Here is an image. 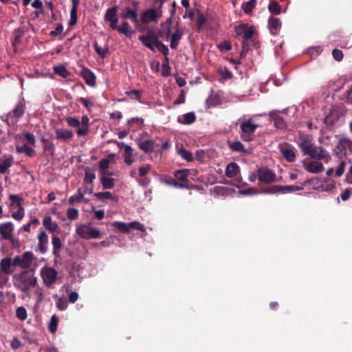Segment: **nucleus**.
<instances>
[{"label":"nucleus","instance_id":"nucleus-60","mask_svg":"<svg viewBox=\"0 0 352 352\" xmlns=\"http://www.w3.org/2000/svg\"><path fill=\"white\" fill-rule=\"evenodd\" d=\"M165 183L169 186H173L175 188H186V185L183 183H179L178 181L172 179V180H166Z\"/></svg>","mask_w":352,"mask_h":352},{"label":"nucleus","instance_id":"nucleus-26","mask_svg":"<svg viewBox=\"0 0 352 352\" xmlns=\"http://www.w3.org/2000/svg\"><path fill=\"white\" fill-rule=\"evenodd\" d=\"M43 223L45 228L52 232L56 231L58 228V224L55 221H52V217L50 216L44 217Z\"/></svg>","mask_w":352,"mask_h":352},{"label":"nucleus","instance_id":"nucleus-46","mask_svg":"<svg viewBox=\"0 0 352 352\" xmlns=\"http://www.w3.org/2000/svg\"><path fill=\"white\" fill-rule=\"evenodd\" d=\"M113 226L122 232H127L129 230V226L124 222L114 221Z\"/></svg>","mask_w":352,"mask_h":352},{"label":"nucleus","instance_id":"nucleus-33","mask_svg":"<svg viewBox=\"0 0 352 352\" xmlns=\"http://www.w3.org/2000/svg\"><path fill=\"white\" fill-rule=\"evenodd\" d=\"M54 72L56 74L63 78H67L69 76V71L64 65H62L54 67Z\"/></svg>","mask_w":352,"mask_h":352},{"label":"nucleus","instance_id":"nucleus-7","mask_svg":"<svg viewBox=\"0 0 352 352\" xmlns=\"http://www.w3.org/2000/svg\"><path fill=\"white\" fill-rule=\"evenodd\" d=\"M299 142L298 146L304 155H307V153L313 147V136L300 132L298 134Z\"/></svg>","mask_w":352,"mask_h":352},{"label":"nucleus","instance_id":"nucleus-27","mask_svg":"<svg viewBox=\"0 0 352 352\" xmlns=\"http://www.w3.org/2000/svg\"><path fill=\"white\" fill-rule=\"evenodd\" d=\"M52 245H53V254L56 257H59L60 254V250L62 248L63 244L60 239L54 236L52 237Z\"/></svg>","mask_w":352,"mask_h":352},{"label":"nucleus","instance_id":"nucleus-51","mask_svg":"<svg viewBox=\"0 0 352 352\" xmlns=\"http://www.w3.org/2000/svg\"><path fill=\"white\" fill-rule=\"evenodd\" d=\"M269 116H270V117H271L272 118H273L274 120L276 126H277L280 128H283L285 126V124H284V122H283V120L282 119V118L277 116L276 114V113L270 112L269 113Z\"/></svg>","mask_w":352,"mask_h":352},{"label":"nucleus","instance_id":"nucleus-25","mask_svg":"<svg viewBox=\"0 0 352 352\" xmlns=\"http://www.w3.org/2000/svg\"><path fill=\"white\" fill-rule=\"evenodd\" d=\"M73 135V133L67 129H60L56 131V138L58 140L68 141L72 139Z\"/></svg>","mask_w":352,"mask_h":352},{"label":"nucleus","instance_id":"nucleus-2","mask_svg":"<svg viewBox=\"0 0 352 352\" xmlns=\"http://www.w3.org/2000/svg\"><path fill=\"white\" fill-rule=\"evenodd\" d=\"M76 234L82 239H91L101 237L98 229L91 227L90 223L81 224L76 228Z\"/></svg>","mask_w":352,"mask_h":352},{"label":"nucleus","instance_id":"nucleus-44","mask_svg":"<svg viewBox=\"0 0 352 352\" xmlns=\"http://www.w3.org/2000/svg\"><path fill=\"white\" fill-rule=\"evenodd\" d=\"M94 196L100 200H104L105 199L114 200L116 199V197L108 191L95 193Z\"/></svg>","mask_w":352,"mask_h":352},{"label":"nucleus","instance_id":"nucleus-31","mask_svg":"<svg viewBox=\"0 0 352 352\" xmlns=\"http://www.w3.org/2000/svg\"><path fill=\"white\" fill-rule=\"evenodd\" d=\"M339 119V114L336 111H331L325 118L327 124L334 125Z\"/></svg>","mask_w":352,"mask_h":352},{"label":"nucleus","instance_id":"nucleus-40","mask_svg":"<svg viewBox=\"0 0 352 352\" xmlns=\"http://www.w3.org/2000/svg\"><path fill=\"white\" fill-rule=\"evenodd\" d=\"M269 11L274 14H279L281 12V8L276 1H272L268 6Z\"/></svg>","mask_w":352,"mask_h":352},{"label":"nucleus","instance_id":"nucleus-17","mask_svg":"<svg viewBox=\"0 0 352 352\" xmlns=\"http://www.w3.org/2000/svg\"><path fill=\"white\" fill-rule=\"evenodd\" d=\"M188 175L189 170L188 169H182L174 172V176L176 177L177 180L179 183H183L186 185V188H185L186 189L190 188L188 180Z\"/></svg>","mask_w":352,"mask_h":352},{"label":"nucleus","instance_id":"nucleus-45","mask_svg":"<svg viewBox=\"0 0 352 352\" xmlns=\"http://www.w3.org/2000/svg\"><path fill=\"white\" fill-rule=\"evenodd\" d=\"M16 316L20 320H25L28 317L26 309L24 307H19L16 309Z\"/></svg>","mask_w":352,"mask_h":352},{"label":"nucleus","instance_id":"nucleus-41","mask_svg":"<svg viewBox=\"0 0 352 352\" xmlns=\"http://www.w3.org/2000/svg\"><path fill=\"white\" fill-rule=\"evenodd\" d=\"M84 195L85 193L82 192L80 189H78L76 195L69 197V203L70 204H73L75 202H80L82 201H85Z\"/></svg>","mask_w":352,"mask_h":352},{"label":"nucleus","instance_id":"nucleus-5","mask_svg":"<svg viewBox=\"0 0 352 352\" xmlns=\"http://www.w3.org/2000/svg\"><path fill=\"white\" fill-rule=\"evenodd\" d=\"M165 25L167 26L166 34L167 36H170V47L171 49H176L179 45V41L182 39V36L184 34V29L182 28H177L175 31L171 34L170 31V25H171V19H167L165 23Z\"/></svg>","mask_w":352,"mask_h":352},{"label":"nucleus","instance_id":"nucleus-12","mask_svg":"<svg viewBox=\"0 0 352 352\" xmlns=\"http://www.w3.org/2000/svg\"><path fill=\"white\" fill-rule=\"evenodd\" d=\"M280 152L288 162H294L296 159V154L291 145L287 143L280 144L278 146Z\"/></svg>","mask_w":352,"mask_h":352},{"label":"nucleus","instance_id":"nucleus-10","mask_svg":"<svg viewBox=\"0 0 352 352\" xmlns=\"http://www.w3.org/2000/svg\"><path fill=\"white\" fill-rule=\"evenodd\" d=\"M347 151H352V140L347 138H342L336 146L335 153L337 156L341 157L346 154Z\"/></svg>","mask_w":352,"mask_h":352},{"label":"nucleus","instance_id":"nucleus-32","mask_svg":"<svg viewBox=\"0 0 352 352\" xmlns=\"http://www.w3.org/2000/svg\"><path fill=\"white\" fill-rule=\"evenodd\" d=\"M118 31L126 36H131L133 34V31L131 30L129 23L126 21L123 22V23L119 26Z\"/></svg>","mask_w":352,"mask_h":352},{"label":"nucleus","instance_id":"nucleus-22","mask_svg":"<svg viewBox=\"0 0 352 352\" xmlns=\"http://www.w3.org/2000/svg\"><path fill=\"white\" fill-rule=\"evenodd\" d=\"M158 16L157 15L156 11L154 9H149L145 11L141 16V21L147 23L151 21H157Z\"/></svg>","mask_w":352,"mask_h":352},{"label":"nucleus","instance_id":"nucleus-13","mask_svg":"<svg viewBox=\"0 0 352 352\" xmlns=\"http://www.w3.org/2000/svg\"><path fill=\"white\" fill-rule=\"evenodd\" d=\"M254 33V28L249 27L245 24H241L236 28V34L238 36H243L245 39L252 38Z\"/></svg>","mask_w":352,"mask_h":352},{"label":"nucleus","instance_id":"nucleus-30","mask_svg":"<svg viewBox=\"0 0 352 352\" xmlns=\"http://www.w3.org/2000/svg\"><path fill=\"white\" fill-rule=\"evenodd\" d=\"M133 155V148L131 146H125V150L124 151V162L128 166H130L134 162Z\"/></svg>","mask_w":352,"mask_h":352},{"label":"nucleus","instance_id":"nucleus-63","mask_svg":"<svg viewBox=\"0 0 352 352\" xmlns=\"http://www.w3.org/2000/svg\"><path fill=\"white\" fill-rule=\"evenodd\" d=\"M218 48L221 51H228L232 48V45L229 41H225L218 45Z\"/></svg>","mask_w":352,"mask_h":352},{"label":"nucleus","instance_id":"nucleus-29","mask_svg":"<svg viewBox=\"0 0 352 352\" xmlns=\"http://www.w3.org/2000/svg\"><path fill=\"white\" fill-rule=\"evenodd\" d=\"M103 189H111L115 186V179L112 177H107L104 175L100 179Z\"/></svg>","mask_w":352,"mask_h":352},{"label":"nucleus","instance_id":"nucleus-28","mask_svg":"<svg viewBox=\"0 0 352 352\" xmlns=\"http://www.w3.org/2000/svg\"><path fill=\"white\" fill-rule=\"evenodd\" d=\"M139 147L145 153H151L154 150V142L152 140H147L139 143Z\"/></svg>","mask_w":352,"mask_h":352},{"label":"nucleus","instance_id":"nucleus-24","mask_svg":"<svg viewBox=\"0 0 352 352\" xmlns=\"http://www.w3.org/2000/svg\"><path fill=\"white\" fill-rule=\"evenodd\" d=\"M240 172V168L236 163L232 162L227 165L226 168V175L228 177H234Z\"/></svg>","mask_w":352,"mask_h":352},{"label":"nucleus","instance_id":"nucleus-23","mask_svg":"<svg viewBox=\"0 0 352 352\" xmlns=\"http://www.w3.org/2000/svg\"><path fill=\"white\" fill-rule=\"evenodd\" d=\"M120 17L122 19H131L132 21L138 24L139 20L138 19V14L135 10L131 9L130 8H126L120 14Z\"/></svg>","mask_w":352,"mask_h":352},{"label":"nucleus","instance_id":"nucleus-49","mask_svg":"<svg viewBox=\"0 0 352 352\" xmlns=\"http://www.w3.org/2000/svg\"><path fill=\"white\" fill-rule=\"evenodd\" d=\"M230 148L233 151H243L244 146L243 144L239 141H234L229 143Z\"/></svg>","mask_w":352,"mask_h":352},{"label":"nucleus","instance_id":"nucleus-58","mask_svg":"<svg viewBox=\"0 0 352 352\" xmlns=\"http://www.w3.org/2000/svg\"><path fill=\"white\" fill-rule=\"evenodd\" d=\"M264 193L267 194H276L279 192H282V186H273L270 188H267L265 191Z\"/></svg>","mask_w":352,"mask_h":352},{"label":"nucleus","instance_id":"nucleus-54","mask_svg":"<svg viewBox=\"0 0 352 352\" xmlns=\"http://www.w3.org/2000/svg\"><path fill=\"white\" fill-rule=\"evenodd\" d=\"M58 322V318L56 315L52 316L49 324V330L50 332L54 333L56 331Z\"/></svg>","mask_w":352,"mask_h":352},{"label":"nucleus","instance_id":"nucleus-1","mask_svg":"<svg viewBox=\"0 0 352 352\" xmlns=\"http://www.w3.org/2000/svg\"><path fill=\"white\" fill-rule=\"evenodd\" d=\"M36 278L31 273L24 271L13 275V285L21 292H28L36 285Z\"/></svg>","mask_w":352,"mask_h":352},{"label":"nucleus","instance_id":"nucleus-20","mask_svg":"<svg viewBox=\"0 0 352 352\" xmlns=\"http://www.w3.org/2000/svg\"><path fill=\"white\" fill-rule=\"evenodd\" d=\"M268 28L272 34L276 35L281 28V22L278 18L270 17Z\"/></svg>","mask_w":352,"mask_h":352},{"label":"nucleus","instance_id":"nucleus-39","mask_svg":"<svg viewBox=\"0 0 352 352\" xmlns=\"http://www.w3.org/2000/svg\"><path fill=\"white\" fill-rule=\"evenodd\" d=\"M95 179V173L90 168H87L85 169L84 182L87 184H91Z\"/></svg>","mask_w":352,"mask_h":352},{"label":"nucleus","instance_id":"nucleus-55","mask_svg":"<svg viewBox=\"0 0 352 352\" xmlns=\"http://www.w3.org/2000/svg\"><path fill=\"white\" fill-rule=\"evenodd\" d=\"M67 217L69 220H75L78 217V210L76 208H70L67 210Z\"/></svg>","mask_w":352,"mask_h":352},{"label":"nucleus","instance_id":"nucleus-61","mask_svg":"<svg viewBox=\"0 0 352 352\" xmlns=\"http://www.w3.org/2000/svg\"><path fill=\"white\" fill-rule=\"evenodd\" d=\"M8 274L0 270V287H3L9 280Z\"/></svg>","mask_w":352,"mask_h":352},{"label":"nucleus","instance_id":"nucleus-56","mask_svg":"<svg viewBox=\"0 0 352 352\" xmlns=\"http://www.w3.org/2000/svg\"><path fill=\"white\" fill-rule=\"evenodd\" d=\"M18 210L15 212H14L12 214V217L16 219V220H21L23 218L25 212H24V208L22 206H19Z\"/></svg>","mask_w":352,"mask_h":352},{"label":"nucleus","instance_id":"nucleus-47","mask_svg":"<svg viewBox=\"0 0 352 352\" xmlns=\"http://www.w3.org/2000/svg\"><path fill=\"white\" fill-rule=\"evenodd\" d=\"M303 190V187L298 186H282V193H289Z\"/></svg>","mask_w":352,"mask_h":352},{"label":"nucleus","instance_id":"nucleus-42","mask_svg":"<svg viewBox=\"0 0 352 352\" xmlns=\"http://www.w3.org/2000/svg\"><path fill=\"white\" fill-rule=\"evenodd\" d=\"M16 150L17 153H25L28 156H32L34 153V150L31 147L27 146L26 144L16 146Z\"/></svg>","mask_w":352,"mask_h":352},{"label":"nucleus","instance_id":"nucleus-64","mask_svg":"<svg viewBox=\"0 0 352 352\" xmlns=\"http://www.w3.org/2000/svg\"><path fill=\"white\" fill-rule=\"evenodd\" d=\"M129 229L132 228V229H135V230H140V231H144V229H145L144 226L142 223H140V222H138V221H132L130 223H129Z\"/></svg>","mask_w":352,"mask_h":352},{"label":"nucleus","instance_id":"nucleus-14","mask_svg":"<svg viewBox=\"0 0 352 352\" xmlns=\"http://www.w3.org/2000/svg\"><path fill=\"white\" fill-rule=\"evenodd\" d=\"M14 225L12 222L0 224V235L3 239H8L13 236Z\"/></svg>","mask_w":352,"mask_h":352},{"label":"nucleus","instance_id":"nucleus-21","mask_svg":"<svg viewBox=\"0 0 352 352\" xmlns=\"http://www.w3.org/2000/svg\"><path fill=\"white\" fill-rule=\"evenodd\" d=\"M323 165L318 161H312L308 164H305V169L312 173H318L322 171Z\"/></svg>","mask_w":352,"mask_h":352},{"label":"nucleus","instance_id":"nucleus-8","mask_svg":"<svg viewBox=\"0 0 352 352\" xmlns=\"http://www.w3.org/2000/svg\"><path fill=\"white\" fill-rule=\"evenodd\" d=\"M41 275L44 284L49 287L56 282L58 272L52 267H45L41 270Z\"/></svg>","mask_w":352,"mask_h":352},{"label":"nucleus","instance_id":"nucleus-53","mask_svg":"<svg viewBox=\"0 0 352 352\" xmlns=\"http://www.w3.org/2000/svg\"><path fill=\"white\" fill-rule=\"evenodd\" d=\"M65 120L67 124L71 127L80 128V120L74 117H67Z\"/></svg>","mask_w":352,"mask_h":352},{"label":"nucleus","instance_id":"nucleus-36","mask_svg":"<svg viewBox=\"0 0 352 352\" xmlns=\"http://www.w3.org/2000/svg\"><path fill=\"white\" fill-rule=\"evenodd\" d=\"M195 119H196L195 114L193 112H190V113H185L183 116V120H180L179 119L178 121L182 124H190L195 121Z\"/></svg>","mask_w":352,"mask_h":352},{"label":"nucleus","instance_id":"nucleus-57","mask_svg":"<svg viewBox=\"0 0 352 352\" xmlns=\"http://www.w3.org/2000/svg\"><path fill=\"white\" fill-rule=\"evenodd\" d=\"M68 303L66 300L58 298L56 302V307L60 311H64L67 308Z\"/></svg>","mask_w":352,"mask_h":352},{"label":"nucleus","instance_id":"nucleus-4","mask_svg":"<svg viewBox=\"0 0 352 352\" xmlns=\"http://www.w3.org/2000/svg\"><path fill=\"white\" fill-rule=\"evenodd\" d=\"M258 125L252 122V119H248L241 123V137L246 142L252 140V134L255 132Z\"/></svg>","mask_w":352,"mask_h":352},{"label":"nucleus","instance_id":"nucleus-6","mask_svg":"<svg viewBox=\"0 0 352 352\" xmlns=\"http://www.w3.org/2000/svg\"><path fill=\"white\" fill-rule=\"evenodd\" d=\"M258 182L260 184H270L276 181V173L267 167L257 169Z\"/></svg>","mask_w":352,"mask_h":352},{"label":"nucleus","instance_id":"nucleus-48","mask_svg":"<svg viewBox=\"0 0 352 352\" xmlns=\"http://www.w3.org/2000/svg\"><path fill=\"white\" fill-rule=\"evenodd\" d=\"M179 153L180 156L186 161L191 162L194 160L192 153L184 148L180 149Z\"/></svg>","mask_w":352,"mask_h":352},{"label":"nucleus","instance_id":"nucleus-16","mask_svg":"<svg viewBox=\"0 0 352 352\" xmlns=\"http://www.w3.org/2000/svg\"><path fill=\"white\" fill-rule=\"evenodd\" d=\"M14 266V262L11 258L6 257L1 260L0 270L3 272H6L8 274H12L14 272L12 267Z\"/></svg>","mask_w":352,"mask_h":352},{"label":"nucleus","instance_id":"nucleus-9","mask_svg":"<svg viewBox=\"0 0 352 352\" xmlns=\"http://www.w3.org/2000/svg\"><path fill=\"white\" fill-rule=\"evenodd\" d=\"M33 258L34 256L31 252H25L22 256H16L12 260L14 266L26 269L31 265Z\"/></svg>","mask_w":352,"mask_h":352},{"label":"nucleus","instance_id":"nucleus-19","mask_svg":"<svg viewBox=\"0 0 352 352\" xmlns=\"http://www.w3.org/2000/svg\"><path fill=\"white\" fill-rule=\"evenodd\" d=\"M38 250L42 253L44 254L47 252V243H48V236L45 233V231L40 232L38 236Z\"/></svg>","mask_w":352,"mask_h":352},{"label":"nucleus","instance_id":"nucleus-43","mask_svg":"<svg viewBox=\"0 0 352 352\" xmlns=\"http://www.w3.org/2000/svg\"><path fill=\"white\" fill-rule=\"evenodd\" d=\"M256 3V0H250L249 1L243 4V10L246 14H250L252 10L255 8Z\"/></svg>","mask_w":352,"mask_h":352},{"label":"nucleus","instance_id":"nucleus-38","mask_svg":"<svg viewBox=\"0 0 352 352\" xmlns=\"http://www.w3.org/2000/svg\"><path fill=\"white\" fill-rule=\"evenodd\" d=\"M94 47L97 54L102 58L106 57L109 53V48L107 47H104L103 48L100 47L97 42H94Z\"/></svg>","mask_w":352,"mask_h":352},{"label":"nucleus","instance_id":"nucleus-62","mask_svg":"<svg viewBox=\"0 0 352 352\" xmlns=\"http://www.w3.org/2000/svg\"><path fill=\"white\" fill-rule=\"evenodd\" d=\"M155 48L162 52L164 55H167L168 54V48L160 41L155 45Z\"/></svg>","mask_w":352,"mask_h":352},{"label":"nucleus","instance_id":"nucleus-52","mask_svg":"<svg viewBox=\"0 0 352 352\" xmlns=\"http://www.w3.org/2000/svg\"><path fill=\"white\" fill-rule=\"evenodd\" d=\"M117 13V8L116 7H111L109 8L105 14V19L107 21H110L116 17Z\"/></svg>","mask_w":352,"mask_h":352},{"label":"nucleus","instance_id":"nucleus-15","mask_svg":"<svg viewBox=\"0 0 352 352\" xmlns=\"http://www.w3.org/2000/svg\"><path fill=\"white\" fill-rule=\"evenodd\" d=\"M81 76L85 80L87 85L91 87L96 85V76L87 68H83L80 72Z\"/></svg>","mask_w":352,"mask_h":352},{"label":"nucleus","instance_id":"nucleus-35","mask_svg":"<svg viewBox=\"0 0 352 352\" xmlns=\"http://www.w3.org/2000/svg\"><path fill=\"white\" fill-rule=\"evenodd\" d=\"M24 34V30L23 28H19L14 30L13 36L14 40L12 41V45L16 46L21 42V38Z\"/></svg>","mask_w":352,"mask_h":352},{"label":"nucleus","instance_id":"nucleus-18","mask_svg":"<svg viewBox=\"0 0 352 352\" xmlns=\"http://www.w3.org/2000/svg\"><path fill=\"white\" fill-rule=\"evenodd\" d=\"M89 119L87 116H83L80 120V128H78L76 133L78 136L86 135L89 132Z\"/></svg>","mask_w":352,"mask_h":352},{"label":"nucleus","instance_id":"nucleus-34","mask_svg":"<svg viewBox=\"0 0 352 352\" xmlns=\"http://www.w3.org/2000/svg\"><path fill=\"white\" fill-rule=\"evenodd\" d=\"M13 164L12 157L6 158L0 163V173L4 174Z\"/></svg>","mask_w":352,"mask_h":352},{"label":"nucleus","instance_id":"nucleus-50","mask_svg":"<svg viewBox=\"0 0 352 352\" xmlns=\"http://www.w3.org/2000/svg\"><path fill=\"white\" fill-rule=\"evenodd\" d=\"M77 9L76 8V6H72L70 11V20L69 21V25L70 26L74 25L77 22Z\"/></svg>","mask_w":352,"mask_h":352},{"label":"nucleus","instance_id":"nucleus-59","mask_svg":"<svg viewBox=\"0 0 352 352\" xmlns=\"http://www.w3.org/2000/svg\"><path fill=\"white\" fill-rule=\"evenodd\" d=\"M239 194L244 196L253 195L257 194V190L254 188H249L247 189L239 190Z\"/></svg>","mask_w":352,"mask_h":352},{"label":"nucleus","instance_id":"nucleus-11","mask_svg":"<svg viewBox=\"0 0 352 352\" xmlns=\"http://www.w3.org/2000/svg\"><path fill=\"white\" fill-rule=\"evenodd\" d=\"M307 155H309L311 158L317 160H323L325 162H329L331 157L329 153L323 149L321 146H315L314 145L310 149Z\"/></svg>","mask_w":352,"mask_h":352},{"label":"nucleus","instance_id":"nucleus-37","mask_svg":"<svg viewBox=\"0 0 352 352\" xmlns=\"http://www.w3.org/2000/svg\"><path fill=\"white\" fill-rule=\"evenodd\" d=\"M139 40L142 43V44L145 47H146L152 51H154L155 47V43L153 42L151 39H149L148 38H146L144 36L141 35L139 36Z\"/></svg>","mask_w":352,"mask_h":352},{"label":"nucleus","instance_id":"nucleus-3","mask_svg":"<svg viewBox=\"0 0 352 352\" xmlns=\"http://www.w3.org/2000/svg\"><path fill=\"white\" fill-rule=\"evenodd\" d=\"M25 111V104L23 102L19 101L15 105L14 109L6 116V121L9 125H14L19 120L23 117Z\"/></svg>","mask_w":352,"mask_h":352}]
</instances>
